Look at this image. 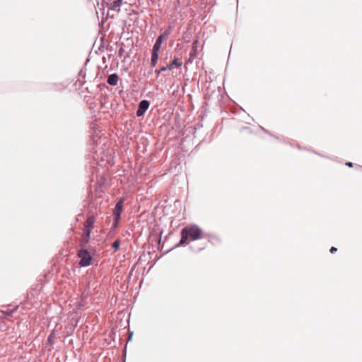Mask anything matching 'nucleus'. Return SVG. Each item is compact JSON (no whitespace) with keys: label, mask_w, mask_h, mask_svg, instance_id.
Segmentation results:
<instances>
[{"label":"nucleus","mask_w":362,"mask_h":362,"mask_svg":"<svg viewBox=\"0 0 362 362\" xmlns=\"http://www.w3.org/2000/svg\"><path fill=\"white\" fill-rule=\"evenodd\" d=\"M319 156H321V157H323V158H328L329 157L327 156H323L322 154L321 153H319Z\"/></svg>","instance_id":"nucleus-26"},{"label":"nucleus","mask_w":362,"mask_h":362,"mask_svg":"<svg viewBox=\"0 0 362 362\" xmlns=\"http://www.w3.org/2000/svg\"><path fill=\"white\" fill-rule=\"evenodd\" d=\"M182 44H183L184 42H188V40H187V37H185V34H184V33H182Z\"/></svg>","instance_id":"nucleus-22"},{"label":"nucleus","mask_w":362,"mask_h":362,"mask_svg":"<svg viewBox=\"0 0 362 362\" xmlns=\"http://www.w3.org/2000/svg\"><path fill=\"white\" fill-rule=\"evenodd\" d=\"M337 251V247H334V246L331 247H330V249H329V252H330L331 254H334V253H335Z\"/></svg>","instance_id":"nucleus-19"},{"label":"nucleus","mask_w":362,"mask_h":362,"mask_svg":"<svg viewBox=\"0 0 362 362\" xmlns=\"http://www.w3.org/2000/svg\"><path fill=\"white\" fill-rule=\"evenodd\" d=\"M182 95H183L185 93V87H183V86H182Z\"/></svg>","instance_id":"nucleus-30"},{"label":"nucleus","mask_w":362,"mask_h":362,"mask_svg":"<svg viewBox=\"0 0 362 362\" xmlns=\"http://www.w3.org/2000/svg\"><path fill=\"white\" fill-rule=\"evenodd\" d=\"M259 127H260V129H261L263 132H264L265 134H267L269 135L270 136L274 137V138H276V139H279V136H276V135L273 134L272 132H270L269 130L266 129H265V128H264L263 127L259 126Z\"/></svg>","instance_id":"nucleus-14"},{"label":"nucleus","mask_w":362,"mask_h":362,"mask_svg":"<svg viewBox=\"0 0 362 362\" xmlns=\"http://www.w3.org/2000/svg\"><path fill=\"white\" fill-rule=\"evenodd\" d=\"M122 0H113L112 2L109 4V8L119 12V8L122 6Z\"/></svg>","instance_id":"nucleus-8"},{"label":"nucleus","mask_w":362,"mask_h":362,"mask_svg":"<svg viewBox=\"0 0 362 362\" xmlns=\"http://www.w3.org/2000/svg\"><path fill=\"white\" fill-rule=\"evenodd\" d=\"M124 200L121 199L117 202L114 209L115 216V225L116 226L120 219L121 214L122 211Z\"/></svg>","instance_id":"nucleus-3"},{"label":"nucleus","mask_w":362,"mask_h":362,"mask_svg":"<svg viewBox=\"0 0 362 362\" xmlns=\"http://www.w3.org/2000/svg\"><path fill=\"white\" fill-rule=\"evenodd\" d=\"M167 35H168V33L166 32H165L164 33L159 35L158 37V38L156 39V41L153 47V49L159 51L160 48L161 47V44H162L163 40L166 38Z\"/></svg>","instance_id":"nucleus-7"},{"label":"nucleus","mask_w":362,"mask_h":362,"mask_svg":"<svg viewBox=\"0 0 362 362\" xmlns=\"http://www.w3.org/2000/svg\"><path fill=\"white\" fill-rule=\"evenodd\" d=\"M205 248V246H203V247H199L196 252H200L202 251V250H204Z\"/></svg>","instance_id":"nucleus-24"},{"label":"nucleus","mask_w":362,"mask_h":362,"mask_svg":"<svg viewBox=\"0 0 362 362\" xmlns=\"http://www.w3.org/2000/svg\"><path fill=\"white\" fill-rule=\"evenodd\" d=\"M244 130L245 131H247L249 134H252V130L251 129L250 127H247V126H244L241 129H240V132H243Z\"/></svg>","instance_id":"nucleus-17"},{"label":"nucleus","mask_w":362,"mask_h":362,"mask_svg":"<svg viewBox=\"0 0 362 362\" xmlns=\"http://www.w3.org/2000/svg\"><path fill=\"white\" fill-rule=\"evenodd\" d=\"M359 168L362 170V166H359Z\"/></svg>","instance_id":"nucleus-34"},{"label":"nucleus","mask_w":362,"mask_h":362,"mask_svg":"<svg viewBox=\"0 0 362 362\" xmlns=\"http://www.w3.org/2000/svg\"><path fill=\"white\" fill-rule=\"evenodd\" d=\"M279 140L283 141V142H284V143H285V144H288V142H287L285 139L281 140V139L279 138Z\"/></svg>","instance_id":"nucleus-27"},{"label":"nucleus","mask_w":362,"mask_h":362,"mask_svg":"<svg viewBox=\"0 0 362 362\" xmlns=\"http://www.w3.org/2000/svg\"><path fill=\"white\" fill-rule=\"evenodd\" d=\"M345 165H346L349 168H352V167H354V163L351 161H346V162H345Z\"/></svg>","instance_id":"nucleus-20"},{"label":"nucleus","mask_w":362,"mask_h":362,"mask_svg":"<svg viewBox=\"0 0 362 362\" xmlns=\"http://www.w3.org/2000/svg\"><path fill=\"white\" fill-rule=\"evenodd\" d=\"M174 65H176V66H180L181 65V64H177V60L175 59V60H174V61H173V62L170 65L169 69H172Z\"/></svg>","instance_id":"nucleus-18"},{"label":"nucleus","mask_w":362,"mask_h":362,"mask_svg":"<svg viewBox=\"0 0 362 362\" xmlns=\"http://www.w3.org/2000/svg\"><path fill=\"white\" fill-rule=\"evenodd\" d=\"M119 240H117L112 244V247L114 248L115 250H117L119 247Z\"/></svg>","instance_id":"nucleus-16"},{"label":"nucleus","mask_w":362,"mask_h":362,"mask_svg":"<svg viewBox=\"0 0 362 362\" xmlns=\"http://www.w3.org/2000/svg\"><path fill=\"white\" fill-rule=\"evenodd\" d=\"M181 245V240L179 241V243H177V245Z\"/></svg>","instance_id":"nucleus-32"},{"label":"nucleus","mask_w":362,"mask_h":362,"mask_svg":"<svg viewBox=\"0 0 362 362\" xmlns=\"http://www.w3.org/2000/svg\"><path fill=\"white\" fill-rule=\"evenodd\" d=\"M205 235H206L205 238H207L209 239V243H211L214 246H217V245H220L222 242L221 238L216 235L211 234V233H205Z\"/></svg>","instance_id":"nucleus-6"},{"label":"nucleus","mask_w":362,"mask_h":362,"mask_svg":"<svg viewBox=\"0 0 362 362\" xmlns=\"http://www.w3.org/2000/svg\"><path fill=\"white\" fill-rule=\"evenodd\" d=\"M184 151H185V150H184V148H182V152L183 153Z\"/></svg>","instance_id":"nucleus-33"},{"label":"nucleus","mask_w":362,"mask_h":362,"mask_svg":"<svg viewBox=\"0 0 362 362\" xmlns=\"http://www.w3.org/2000/svg\"><path fill=\"white\" fill-rule=\"evenodd\" d=\"M166 69H167L166 67H162V68L160 69V70L158 71V73H160V71H163L166 70Z\"/></svg>","instance_id":"nucleus-25"},{"label":"nucleus","mask_w":362,"mask_h":362,"mask_svg":"<svg viewBox=\"0 0 362 362\" xmlns=\"http://www.w3.org/2000/svg\"><path fill=\"white\" fill-rule=\"evenodd\" d=\"M51 337H51V335H49V337H48V341H52Z\"/></svg>","instance_id":"nucleus-31"},{"label":"nucleus","mask_w":362,"mask_h":362,"mask_svg":"<svg viewBox=\"0 0 362 362\" xmlns=\"http://www.w3.org/2000/svg\"><path fill=\"white\" fill-rule=\"evenodd\" d=\"M312 152H313V153H314L315 154H317V155H318V156H319V153H318V152H317V151H312Z\"/></svg>","instance_id":"nucleus-29"},{"label":"nucleus","mask_w":362,"mask_h":362,"mask_svg":"<svg viewBox=\"0 0 362 362\" xmlns=\"http://www.w3.org/2000/svg\"><path fill=\"white\" fill-rule=\"evenodd\" d=\"M119 76L117 74H112L107 77V82L110 86H116L118 83Z\"/></svg>","instance_id":"nucleus-9"},{"label":"nucleus","mask_w":362,"mask_h":362,"mask_svg":"<svg viewBox=\"0 0 362 362\" xmlns=\"http://www.w3.org/2000/svg\"><path fill=\"white\" fill-rule=\"evenodd\" d=\"M187 101L191 104L192 95L189 93V94H187Z\"/></svg>","instance_id":"nucleus-21"},{"label":"nucleus","mask_w":362,"mask_h":362,"mask_svg":"<svg viewBox=\"0 0 362 362\" xmlns=\"http://www.w3.org/2000/svg\"><path fill=\"white\" fill-rule=\"evenodd\" d=\"M90 236H86L83 234L80 242L81 248H86L88 243H89Z\"/></svg>","instance_id":"nucleus-13"},{"label":"nucleus","mask_w":362,"mask_h":362,"mask_svg":"<svg viewBox=\"0 0 362 362\" xmlns=\"http://www.w3.org/2000/svg\"><path fill=\"white\" fill-rule=\"evenodd\" d=\"M94 223H95V218L92 216H90L85 221L83 227L93 229Z\"/></svg>","instance_id":"nucleus-11"},{"label":"nucleus","mask_w":362,"mask_h":362,"mask_svg":"<svg viewBox=\"0 0 362 362\" xmlns=\"http://www.w3.org/2000/svg\"><path fill=\"white\" fill-rule=\"evenodd\" d=\"M149 102L146 100H141L138 106V109L136 110V115L137 117H141L144 115L146 111L149 107Z\"/></svg>","instance_id":"nucleus-4"},{"label":"nucleus","mask_w":362,"mask_h":362,"mask_svg":"<svg viewBox=\"0 0 362 362\" xmlns=\"http://www.w3.org/2000/svg\"><path fill=\"white\" fill-rule=\"evenodd\" d=\"M83 235H85L86 236H90L92 228H84L83 227Z\"/></svg>","instance_id":"nucleus-15"},{"label":"nucleus","mask_w":362,"mask_h":362,"mask_svg":"<svg viewBox=\"0 0 362 362\" xmlns=\"http://www.w3.org/2000/svg\"><path fill=\"white\" fill-rule=\"evenodd\" d=\"M205 233L197 224L191 223L182 228V247L187 245L190 241L204 238Z\"/></svg>","instance_id":"nucleus-1"},{"label":"nucleus","mask_w":362,"mask_h":362,"mask_svg":"<svg viewBox=\"0 0 362 362\" xmlns=\"http://www.w3.org/2000/svg\"><path fill=\"white\" fill-rule=\"evenodd\" d=\"M296 147L300 149V150H306V151H309L306 147H303V146H300L299 144H298L296 146Z\"/></svg>","instance_id":"nucleus-23"},{"label":"nucleus","mask_w":362,"mask_h":362,"mask_svg":"<svg viewBox=\"0 0 362 362\" xmlns=\"http://www.w3.org/2000/svg\"><path fill=\"white\" fill-rule=\"evenodd\" d=\"M158 50L153 49L152 50V55H151V65L153 66H155L157 64V61L158 59Z\"/></svg>","instance_id":"nucleus-10"},{"label":"nucleus","mask_w":362,"mask_h":362,"mask_svg":"<svg viewBox=\"0 0 362 362\" xmlns=\"http://www.w3.org/2000/svg\"><path fill=\"white\" fill-rule=\"evenodd\" d=\"M78 257L80 258L81 267H88L92 262V257L86 248H81L78 251Z\"/></svg>","instance_id":"nucleus-2"},{"label":"nucleus","mask_w":362,"mask_h":362,"mask_svg":"<svg viewBox=\"0 0 362 362\" xmlns=\"http://www.w3.org/2000/svg\"><path fill=\"white\" fill-rule=\"evenodd\" d=\"M198 43H199V39L197 37L193 40V43L192 45V49L189 53V57L187 60L186 63H192L193 59L197 56V47H198Z\"/></svg>","instance_id":"nucleus-5"},{"label":"nucleus","mask_w":362,"mask_h":362,"mask_svg":"<svg viewBox=\"0 0 362 362\" xmlns=\"http://www.w3.org/2000/svg\"><path fill=\"white\" fill-rule=\"evenodd\" d=\"M312 152H313V153H314L315 154H317V155H318V156H319V153H318V152H317V151H312Z\"/></svg>","instance_id":"nucleus-28"},{"label":"nucleus","mask_w":362,"mask_h":362,"mask_svg":"<svg viewBox=\"0 0 362 362\" xmlns=\"http://www.w3.org/2000/svg\"><path fill=\"white\" fill-rule=\"evenodd\" d=\"M94 223H95V218L92 216H90L85 221L83 227L93 229Z\"/></svg>","instance_id":"nucleus-12"}]
</instances>
